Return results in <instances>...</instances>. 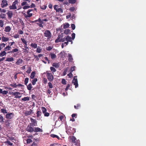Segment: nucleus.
Masks as SVG:
<instances>
[{
    "label": "nucleus",
    "mask_w": 146,
    "mask_h": 146,
    "mask_svg": "<svg viewBox=\"0 0 146 146\" xmlns=\"http://www.w3.org/2000/svg\"><path fill=\"white\" fill-rule=\"evenodd\" d=\"M60 35H58V37H57V38L55 40V43H58L59 42H60Z\"/></svg>",
    "instance_id": "obj_21"
},
{
    "label": "nucleus",
    "mask_w": 146,
    "mask_h": 146,
    "mask_svg": "<svg viewBox=\"0 0 146 146\" xmlns=\"http://www.w3.org/2000/svg\"><path fill=\"white\" fill-rule=\"evenodd\" d=\"M7 14L9 19H10L12 18L13 15V13L12 11H8V12L7 13Z\"/></svg>",
    "instance_id": "obj_12"
},
{
    "label": "nucleus",
    "mask_w": 146,
    "mask_h": 146,
    "mask_svg": "<svg viewBox=\"0 0 146 146\" xmlns=\"http://www.w3.org/2000/svg\"><path fill=\"white\" fill-rule=\"evenodd\" d=\"M10 86L15 88H16L17 87V85L16 83H14L10 84Z\"/></svg>",
    "instance_id": "obj_48"
},
{
    "label": "nucleus",
    "mask_w": 146,
    "mask_h": 146,
    "mask_svg": "<svg viewBox=\"0 0 146 146\" xmlns=\"http://www.w3.org/2000/svg\"><path fill=\"white\" fill-rule=\"evenodd\" d=\"M31 45L32 47L34 48H36L37 47V45L36 43H31Z\"/></svg>",
    "instance_id": "obj_30"
},
{
    "label": "nucleus",
    "mask_w": 146,
    "mask_h": 146,
    "mask_svg": "<svg viewBox=\"0 0 146 146\" xmlns=\"http://www.w3.org/2000/svg\"><path fill=\"white\" fill-rule=\"evenodd\" d=\"M58 6L57 5H55L54 6V9L56 11L57 10V9H58Z\"/></svg>",
    "instance_id": "obj_50"
},
{
    "label": "nucleus",
    "mask_w": 146,
    "mask_h": 146,
    "mask_svg": "<svg viewBox=\"0 0 146 146\" xmlns=\"http://www.w3.org/2000/svg\"><path fill=\"white\" fill-rule=\"evenodd\" d=\"M40 129L38 127H36L35 128V129H34V131H35V132H38L40 131Z\"/></svg>",
    "instance_id": "obj_42"
},
{
    "label": "nucleus",
    "mask_w": 146,
    "mask_h": 146,
    "mask_svg": "<svg viewBox=\"0 0 146 146\" xmlns=\"http://www.w3.org/2000/svg\"><path fill=\"white\" fill-rule=\"evenodd\" d=\"M1 5V7L3 8L7 6L8 4L7 0H3L2 1Z\"/></svg>",
    "instance_id": "obj_7"
},
{
    "label": "nucleus",
    "mask_w": 146,
    "mask_h": 146,
    "mask_svg": "<svg viewBox=\"0 0 146 146\" xmlns=\"http://www.w3.org/2000/svg\"><path fill=\"white\" fill-rule=\"evenodd\" d=\"M6 143L12 146L13 145V143H11L10 141H7L6 142Z\"/></svg>",
    "instance_id": "obj_52"
},
{
    "label": "nucleus",
    "mask_w": 146,
    "mask_h": 146,
    "mask_svg": "<svg viewBox=\"0 0 146 146\" xmlns=\"http://www.w3.org/2000/svg\"><path fill=\"white\" fill-rule=\"evenodd\" d=\"M6 52L5 51H3L0 53V56L2 57L6 55Z\"/></svg>",
    "instance_id": "obj_22"
},
{
    "label": "nucleus",
    "mask_w": 146,
    "mask_h": 146,
    "mask_svg": "<svg viewBox=\"0 0 146 146\" xmlns=\"http://www.w3.org/2000/svg\"><path fill=\"white\" fill-rule=\"evenodd\" d=\"M27 88L29 90H31L32 88V85L31 83L29 84L27 86Z\"/></svg>",
    "instance_id": "obj_31"
},
{
    "label": "nucleus",
    "mask_w": 146,
    "mask_h": 146,
    "mask_svg": "<svg viewBox=\"0 0 146 146\" xmlns=\"http://www.w3.org/2000/svg\"><path fill=\"white\" fill-rule=\"evenodd\" d=\"M11 30L10 27L9 26H7L5 27L4 31L6 32H9Z\"/></svg>",
    "instance_id": "obj_15"
},
{
    "label": "nucleus",
    "mask_w": 146,
    "mask_h": 146,
    "mask_svg": "<svg viewBox=\"0 0 146 146\" xmlns=\"http://www.w3.org/2000/svg\"><path fill=\"white\" fill-rule=\"evenodd\" d=\"M41 51V49L39 48H37L36 52L38 53H40Z\"/></svg>",
    "instance_id": "obj_62"
},
{
    "label": "nucleus",
    "mask_w": 146,
    "mask_h": 146,
    "mask_svg": "<svg viewBox=\"0 0 146 146\" xmlns=\"http://www.w3.org/2000/svg\"><path fill=\"white\" fill-rule=\"evenodd\" d=\"M32 141L30 139H27V143H30L31 142H32Z\"/></svg>",
    "instance_id": "obj_54"
},
{
    "label": "nucleus",
    "mask_w": 146,
    "mask_h": 146,
    "mask_svg": "<svg viewBox=\"0 0 146 146\" xmlns=\"http://www.w3.org/2000/svg\"><path fill=\"white\" fill-rule=\"evenodd\" d=\"M35 71L33 72L31 74L30 77L31 78L33 79L35 77Z\"/></svg>",
    "instance_id": "obj_24"
},
{
    "label": "nucleus",
    "mask_w": 146,
    "mask_h": 146,
    "mask_svg": "<svg viewBox=\"0 0 146 146\" xmlns=\"http://www.w3.org/2000/svg\"><path fill=\"white\" fill-rule=\"evenodd\" d=\"M68 60L70 62H72L73 60L72 55L70 54H68Z\"/></svg>",
    "instance_id": "obj_17"
},
{
    "label": "nucleus",
    "mask_w": 146,
    "mask_h": 146,
    "mask_svg": "<svg viewBox=\"0 0 146 146\" xmlns=\"http://www.w3.org/2000/svg\"><path fill=\"white\" fill-rule=\"evenodd\" d=\"M29 79L28 78H25V81H24V83H25V85H27V84L28 82Z\"/></svg>",
    "instance_id": "obj_41"
},
{
    "label": "nucleus",
    "mask_w": 146,
    "mask_h": 146,
    "mask_svg": "<svg viewBox=\"0 0 146 146\" xmlns=\"http://www.w3.org/2000/svg\"><path fill=\"white\" fill-rule=\"evenodd\" d=\"M2 41V42H7L9 40V38L7 37H5L3 36L1 38Z\"/></svg>",
    "instance_id": "obj_16"
},
{
    "label": "nucleus",
    "mask_w": 146,
    "mask_h": 146,
    "mask_svg": "<svg viewBox=\"0 0 146 146\" xmlns=\"http://www.w3.org/2000/svg\"><path fill=\"white\" fill-rule=\"evenodd\" d=\"M18 3V1L17 0H15L13 2L12 5H10L9 7V9H17L16 5Z\"/></svg>",
    "instance_id": "obj_4"
},
{
    "label": "nucleus",
    "mask_w": 146,
    "mask_h": 146,
    "mask_svg": "<svg viewBox=\"0 0 146 146\" xmlns=\"http://www.w3.org/2000/svg\"><path fill=\"white\" fill-rule=\"evenodd\" d=\"M41 112L40 111H38L37 112L36 114L37 117L39 116L41 114Z\"/></svg>",
    "instance_id": "obj_63"
},
{
    "label": "nucleus",
    "mask_w": 146,
    "mask_h": 146,
    "mask_svg": "<svg viewBox=\"0 0 146 146\" xmlns=\"http://www.w3.org/2000/svg\"><path fill=\"white\" fill-rule=\"evenodd\" d=\"M11 48V47L9 45L7 46L4 48V51H5L8 50H10Z\"/></svg>",
    "instance_id": "obj_29"
},
{
    "label": "nucleus",
    "mask_w": 146,
    "mask_h": 146,
    "mask_svg": "<svg viewBox=\"0 0 146 146\" xmlns=\"http://www.w3.org/2000/svg\"><path fill=\"white\" fill-rule=\"evenodd\" d=\"M48 86L50 88H53V85L51 83L49 82L48 83Z\"/></svg>",
    "instance_id": "obj_47"
},
{
    "label": "nucleus",
    "mask_w": 146,
    "mask_h": 146,
    "mask_svg": "<svg viewBox=\"0 0 146 146\" xmlns=\"http://www.w3.org/2000/svg\"><path fill=\"white\" fill-rule=\"evenodd\" d=\"M75 9L74 7H71L70 8L69 10L71 11L72 12V11H74L75 10Z\"/></svg>",
    "instance_id": "obj_64"
},
{
    "label": "nucleus",
    "mask_w": 146,
    "mask_h": 146,
    "mask_svg": "<svg viewBox=\"0 0 146 146\" xmlns=\"http://www.w3.org/2000/svg\"><path fill=\"white\" fill-rule=\"evenodd\" d=\"M69 26V25L68 23H65L63 25L64 29H66L68 28Z\"/></svg>",
    "instance_id": "obj_27"
},
{
    "label": "nucleus",
    "mask_w": 146,
    "mask_h": 146,
    "mask_svg": "<svg viewBox=\"0 0 146 146\" xmlns=\"http://www.w3.org/2000/svg\"><path fill=\"white\" fill-rule=\"evenodd\" d=\"M75 34L74 33H72V39L74 40L75 38Z\"/></svg>",
    "instance_id": "obj_59"
},
{
    "label": "nucleus",
    "mask_w": 146,
    "mask_h": 146,
    "mask_svg": "<svg viewBox=\"0 0 146 146\" xmlns=\"http://www.w3.org/2000/svg\"><path fill=\"white\" fill-rule=\"evenodd\" d=\"M73 143L77 146H80V141L79 140H76L75 141L73 142Z\"/></svg>",
    "instance_id": "obj_19"
},
{
    "label": "nucleus",
    "mask_w": 146,
    "mask_h": 146,
    "mask_svg": "<svg viewBox=\"0 0 146 146\" xmlns=\"http://www.w3.org/2000/svg\"><path fill=\"white\" fill-rule=\"evenodd\" d=\"M0 17L2 19H5V14H1V15H0Z\"/></svg>",
    "instance_id": "obj_56"
},
{
    "label": "nucleus",
    "mask_w": 146,
    "mask_h": 146,
    "mask_svg": "<svg viewBox=\"0 0 146 146\" xmlns=\"http://www.w3.org/2000/svg\"><path fill=\"white\" fill-rule=\"evenodd\" d=\"M70 30L68 29H66L64 31V33L66 35H68L70 32Z\"/></svg>",
    "instance_id": "obj_34"
},
{
    "label": "nucleus",
    "mask_w": 146,
    "mask_h": 146,
    "mask_svg": "<svg viewBox=\"0 0 146 146\" xmlns=\"http://www.w3.org/2000/svg\"><path fill=\"white\" fill-rule=\"evenodd\" d=\"M71 139L72 140V143H73V142L75 141H76V137L74 136H73L72 137Z\"/></svg>",
    "instance_id": "obj_37"
},
{
    "label": "nucleus",
    "mask_w": 146,
    "mask_h": 146,
    "mask_svg": "<svg viewBox=\"0 0 146 146\" xmlns=\"http://www.w3.org/2000/svg\"><path fill=\"white\" fill-rule=\"evenodd\" d=\"M51 56V58L54 59L56 57V55L54 53H51L50 54Z\"/></svg>",
    "instance_id": "obj_25"
},
{
    "label": "nucleus",
    "mask_w": 146,
    "mask_h": 146,
    "mask_svg": "<svg viewBox=\"0 0 146 146\" xmlns=\"http://www.w3.org/2000/svg\"><path fill=\"white\" fill-rule=\"evenodd\" d=\"M68 76L70 78L72 77H73V75L72 74V72H70V73L68 74Z\"/></svg>",
    "instance_id": "obj_61"
},
{
    "label": "nucleus",
    "mask_w": 146,
    "mask_h": 146,
    "mask_svg": "<svg viewBox=\"0 0 146 146\" xmlns=\"http://www.w3.org/2000/svg\"><path fill=\"white\" fill-rule=\"evenodd\" d=\"M32 110H30L29 111H26L25 113V114L26 116L30 115L32 113Z\"/></svg>",
    "instance_id": "obj_13"
},
{
    "label": "nucleus",
    "mask_w": 146,
    "mask_h": 146,
    "mask_svg": "<svg viewBox=\"0 0 146 146\" xmlns=\"http://www.w3.org/2000/svg\"><path fill=\"white\" fill-rule=\"evenodd\" d=\"M12 95L15 96V98H19L21 97V94L19 92H12Z\"/></svg>",
    "instance_id": "obj_5"
},
{
    "label": "nucleus",
    "mask_w": 146,
    "mask_h": 146,
    "mask_svg": "<svg viewBox=\"0 0 146 146\" xmlns=\"http://www.w3.org/2000/svg\"><path fill=\"white\" fill-rule=\"evenodd\" d=\"M47 74V78L49 81H52L54 77L51 73H49L48 71L46 72Z\"/></svg>",
    "instance_id": "obj_3"
},
{
    "label": "nucleus",
    "mask_w": 146,
    "mask_h": 146,
    "mask_svg": "<svg viewBox=\"0 0 146 146\" xmlns=\"http://www.w3.org/2000/svg\"><path fill=\"white\" fill-rule=\"evenodd\" d=\"M45 74V73H43L42 74V77H43V81H44V84H46V79H45V78L44 77Z\"/></svg>",
    "instance_id": "obj_43"
},
{
    "label": "nucleus",
    "mask_w": 146,
    "mask_h": 146,
    "mask_svg": "<svg viewBox=\"0 0 146 146\" xmlns=\"http://www.w3.org/2000/svg\"><path fill=\"white\" fill-rule=\"evenodd\" d=\"M4 118L3 116L1 115H0V122H4Z\"/></svg>",
    "instance_id": "obj_44"
},
{
    "label": "nucleus",
    "mask_w": 146,
    "mask_h": 146,
    "mask_svg": "<svg viewBox=\"0 0 146 146\" xmlns=\"http://www.w3.org/2000/svg\"><path fill=\"white\" fill-rule=\"evenodd\" d=\"M56 12H58L59 13L60 12V13H62L63 12V11L62 9L61 8H58Z\"/></svg>",
    "instance_id": "obj_33"
},
{
    "label": "nucleus",
    "mask_w": 146,
    "mask_h": 146,
    "mask_svg": "<svg viewBox=\"0 0 146 146\" xmlns=\"http://www.w3.org/2000/svg\"><path fill=\"white\" fill-rule=\"evenodd\" d=\"M65 38L67 42H65L64 43L62 44L61 47L62 48H63L64 47V44H66L65 46H66L68 44V42H71V43H72V41L71 37L69 36H66V37H65Z\"/></svg>",
    "instance_id": "obj_1"
},
{
    "label": "nucleus",
    "mask_w": 146,
    "mask_h": 146,
    "mask_svg": "<svg viewBox=\"0 0 146 146\" xmlns=\"http://www.w3.org/2000/svg\"><path fill=\"white\" fill-rule=\"evenodd\" d=\"M53 48V47L52 46H49L48 47L46 48V50H50Z\"/></svg>",
    "instance_id": "obj_49"
},
{
    "label": "nucleus",
    "mask_w": 146,
    "mask_h": 146,
    "mask_svg": "<svg viewBox=\"0 0 146 146\" xmlns=\"http://www.w3.org/2000/svg\"><path fill=\"white\" fill-rule=\"evenodd\" d=\"M50 136L52 138L56 137L58 139H60V138L58 135L54 134H51L50 135Z\"/></svg>",
    "instance_id": "obj_20"
},
{
    "label": "nucleus",
    "mask_w": 146,
    "mask_h": 146,
    "mask_svg": "<svg viewBox=\"0 0 146 146\" xmlns=\"http://www.w3.org/2000/svg\"><path fill=\"white\" fill-rule=\"evenodd\" d=\"M80 106V105L79 104H77L76 106H74V108L75 109H78L79 108Z\"/></svg>",
    "instance_id": "obj_38"
},
{
    "label": "nucleus",
    "mask_w": 146,
    "mask_h": 146,
    "mask_svg": "<svg viewBox=\"0 0 146 146\" xmlns=\"http://www.w3.org/2000/svg\"><path fill=\"white\" fill-rule=\"evenodd\" d=\"M21 40L22 42L24 43L25 45H27V42L26 41L24 38H21Z\"/></svg>",
    "instance_id": "obj_39"
},
{
    "label": "nucleus",
    "mask_w": 146,
    "mask_h": 146,
    "mask_svg": "<svg viewBox=\"0 0 146 146\" xmlns=\"http://www.w3.org/2000/svg\"><path fill=\"white\" fill-rule=\"evenodd\" d=\"M62 83L63 84H66V81L65 79H62Z\"/></svg>",
    "instance_id": "obj_58"
},
{
    "label": "nucleus",
    "mask_w": 146,
    "mask_h": 146,
    "mask_svg": "<svg viewBox=\"0 0 146 146\" xmlns=\"http://www.w3.org/2000/svg\"><path fill=\"white\" fill-rule=\"evenodd\" d=\"M76 0H69V2L71 3H74L76 2Z\"/></svg>",
    "instance_id": "obj_53"
},
{
    "label": "nucleus",
    "mask_w": 146,
    "mask_h": 146,
    "mask_svg": "<svg viewBox=\"0 0 146 146\" xmlns=\"http://www.w3.org/2000/svg\"><path fill=\"white\" fill-rule=\"evenodd\" d=\"M1 112L4 113H7V110L4 109H1Z\"/></svg>",
    "instance_id": "obj_46"
},
{
    "label": "nucleus",
    "mask_w": 146,
    "mask_h": 146,
    "mask_svg": "<svg viewBox=\"0 0 146 146\" xmlns=\"http://www.w3.org/2000/svg\"><path fill=\"white\" fill-rule=\"evenodd\" d=\"M75 77H74V79L72 80V82L73 83L74 85L75 86V88H77V87L78 86V80L77 79H75Z\"/></svg>",
    "instance_id": "obj_8"
},
{
    "label": "nucleus",
    "mask_w": 146,
    "mask_h": 146,
    "mask_svg": "<svg viewBox=\"0 0 146 146\" xmlns=\"http://www.w3.org/2000/svg\"><path fill=\"white\" fill-rule=\"evenodd\" d=\"M27 45H25L24 47L25 48V49H23L25 50V51H27L28 52V50L27 49H29V48L28 47H27Z\"/></svg>",
    "instance_id": "obj_60"
},
{
    "label": "nucleus",
    "mask_w": 146,
    "mask_h": 146,
    "mask_svg": "<svg viewBox=\"0 0 146 146\" xmlns=\"http://www.w3.org/2000/svg\"><path fill=\"white\" fill-rule=\"evenodd\" d=\"M3 25L4 24L3 21L1 20H0V26L1 27H3Z\"/></svg>",
    "instance_id": "obj_40"
},
{
    "label": "nucleus",
    "mask_w": 146,
    "mask_h": 146,
    "mask_svg": "<svg viewBox=\"0 0 146 146\" xmlns=\"http://www.w3.org/2000/svg\"><path fill=\"white\" fill-rule=\"evenodd\" d=\"M30 12H29V13H28V12H27V13L28 15H27L26 17H31L32 16L33 14L32 13H30Z\"/></svg>",
    "instance_id": "obj_51"
},
{
    "label": "nucleus",
    "mask_w": 146,
    "mask_h": 146,
    "mask_svg": "<svg viewBox=\"0 0 146 146\" xmlns=\"http://www.w3.org/2000/svg\"><path fill=\"white\" fill-rule=\"evenodd\" d=\"M60 64L59 63H54L52 64L53 67H54L56 68H58L60 66Z\"/></svg>",
    "instance_id": "obj_14"
},
{
    "label": "nucleus",
    "mask_w": 146,
    "mask_h": 146,
    "mask_svg": "<svg viewBox=\"0 0 146 146\" xmlns=\"http://www.w3.org/2000/svg\"><path fill=\"white\" fill-rule=\"evenodd\" d=\"M19 50L18 49L15 48L12 50V51L10 52L11 53H14V52H17Z\"/></svg>",
    "instance_id": "obj_45"
},
{
    "label": "nucleus",
    "mask_w": 146,
    "mask_h": 146,
    "mask_svg": "<svg viewBox=\"0 0 146 146\" xmlns=\"http://www.w3.org/2000/svg\"><path fill=\"white\" fill-rule=\"evenodd\" d=\"M50 69L52 72H55L56 71V69L53 67H51Z\"/></svg>",
    "instance_id": "obj_36"
},
{
    "label": "nucleus",
    "mask_w": 146,
    "mask_h": 146,
    "mask_svg": "<svg viewBox=\"0 0 146 146\" xmlns=\"http://www.w3.org/2000/svg\"><path fill=\"white\" fill-rule=\"evenodd\" d=\"M23 62V60L22 59H19L16 62V64L17 65H19L20 64L22 63Z\"/></svg>",
    "instance_id": "obj_18"
},
{
    "label": "nucleus",
    "mask_w": 146,
    "mask_h": 146,
    "mask_svg": "<svg viewBox=\"0 0 146 146\" xmlns=\"http://www.w3.org/2000/svg\"><path fill=\"white\" fill-rule=\"evenodd\" d=\"M51 37V34L50 31H49L48 30H46V37H47V40L48 41V40H50V38Z\"/></svg>",
    "instance_id": "obj_9"
},
{
    "label": "nucleus",
    "mask_w": 146,
    "mask_h": 146,
    "mask_svg": "<svg viewBox=\"0 0 146 146\" xmlns=\"http://www.w3.org/2000/svg\"><path fill=\"white\" fill-rule=\"evenodd\" d=\"M29 98L28 97H25L22 99V100L24 101H29Z\"/></svg>",
    "instance_id": "obj_23"
},
{
    "label": "nucleus",
    "mask_w": 146,
    "mask_h": 146,
    "mask_svg": "<svg viewBox=\"0 0 146 146\" xmlns=\"http://www.w3.org/2000/svg\"><path fill=\"white\" fill-rule=\"evenodd\" d=\"M31 121L32 122V125L33 126H36V125L37 121L35 119L31 118L30 119Z\"/></svg>",
    "instance_id": "obj_11"
},
{
    "label": "nucleus",
    "mask_w": 146,
    "mask_h": 146,
    "mask_svg": "<svg viewBox=\"0 0 146 146\" xmlns=\"http://www.w3.org/2000/svg\"><path fill=\"white\" fill-rule=\"evenodd\" d=\"M6 44L4 43H2L0 44V47L1 49L5 47Z\"/></svg>",
    "instance_id": "obj_35"
},
{
    "label": "nucleus",
    "mask_w": 146,
    "mask_h": 146,
    "mask_svg": "<svg viewBox=\"0 0 146 146\" xmlns=\"http://www.w3.org/2000/svg\"><path fill=\"white\" fill-rule=\"evenodd\" d=\"M41 109L43 113L44 114V116H46V108L44 107H41Z\"/></svg>",
    "instance_id": "obj_28"
},
{
    "label": "nucleus",
    "mask_w": 146,
    "mask_h": 146,
    "mask_svg": "<svg viewBox=\"0 0 146 146\" xmlns=\"http://www.w3.org/2000/svg\"><path fill=\"white\" fill-rule=\"evenodd\" d=\"M14 60L13 58V57H11L9 58H7L6 61L8 62H11Z\"/></svg>",
    "instance_id": "obj_26"
},
{
    "label": "nucleus",
    "mask_w": 146,
    "mask_h": 146,
    "mask_svg": "<svg viewBox=\"0 0 146 146\" xmlns=\"http://www.w3.org/2000/svg\"><path fill=\"white\" fill-rule=\"evenodd\" d=\"M37 81V78H35L33 80H32V84L33 85L35 84H36V82Z\"/></svg>",
    "instance_id": "obj_32"
},
{
    "label": "nucleus",
    "mask_w": 146,
    "mask_h": 146,
    "mask_svg": "<svg viewBox=\"0 0 146 146\" xmlns=\"http://www.w3.org/2000/svg\"><path fill=\"white\" fill-rule=\"evenodd\" d=\"M14 115V114L13 113H9L6 114V117L7 119H10L13 118Z\"/></svg>",
    "instance_id": "obj_6"
},
{
    "label": "nucleus",
    "mask_w": 146,
    "mask_h": 146,
    "mask_svg": "<svg viewBox=\"0 0 146 146\" xmlns=\"http://www.w3.org/2000/svg\"><path fill=\"white\" fill-rule=\"evenodd\" d=\"M71 27L73 30H74L75 29V26L74 24H72L71 25Z\"/></svg>",
    "instance_id": "obj_57"
},
{
    "label": "nucleus",
    "mask_w": 146,
    "mask_h": 146,
    "mask_svg": "<svg viewBox=\"0 0 146 146\" xmlns=\"http://www.w3.org/2000/svg\"><path fill=\"white\" fill-rule=\"evenodd\" d=\"M43 21H46V19H42V20H41L40 18H39L38 20L33 21L32 22L33 23H36L38 21L39 22V26L40 27H42L43 26V24L44 25Z\"/></svg>",
    "instance_id": "obj_2"
},
{
    "label": "nucleus",
    "mask_w": 146,
    "mask_h": 146,
    "mask_svg": "<svg viewBox=\"0 0 146 146\" xmlns=\"http://www.w3.org/2000/svg\"><path fill=\"white\" fill-rule=\"evenodd\" d=\"M26 129L27 131L30 132H32L34 131L33 128L29 125L27 126Z\"/></svg>",
    "instance_id": "obj_10"
},
{
    "label": "nucleus",
    "mask_w": 146,
    "mask_h": 146,
    "mask_svg": "<svg viewBox=\"0 0 146 146\" xmlns=\"http://www.w3.org/2000/svg\"><path fill=\"white\" fill-rule=\"evenodd\" d=\"M8 92L7 91H6V90L3 91L2 90V94H3L6 95L7 94Z\"/></svg>",
    "instance_id": "obj_55"
}]
</instances>
